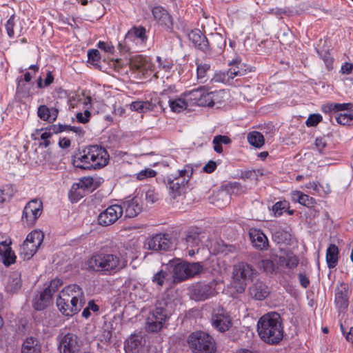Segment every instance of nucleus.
Instances as JSON below:
<instances>
[{
  "label": "nucleus",
  "mask_w": 353,
  "mask_h": 353,
  "mask_svg": "<svg viewBox=\"0 0 353 353\" xmlns=\"http://www.w3.org/2000/svg\"><path fill=\"white\" fill-rule=\"evenodd\" d=\"M43 203L38 199L30 201L25 206L21 221L27 225H32L35 221L41 215Z\"/></svg>",
  "instance_id": "obj_12"
},
{
  "label": "nucleus",
  "mask_w": 353,
  "mask_h": 353,
  "mask_svg": "<svg viewBox=\"0 0 353 353\" xmlns=\"http://www.w3.org/2000/svg\"><path fill=\"white\" fill-rule=\"evenodd\" d=\"M61 280L59 279H54L52 280L50 285L45 288V290H49L48 293L52 296L53 294L56 292L62 285Z\"/></svg>",
  "instance_id": "obj_48"
},
{
  "label": "nucleus",
  "mask_w": 353,
  "mask_h": 353,
  "mask_svg": "<svg viewBox=\"0 0 353 353\" xmlns=\"http://www.w3.org/2000/svg\"><path fill=\"white\" fill-rule=\"evenodd\" d=\"M350 291L347 284L340 283L334 290V305L339 314L347 312Z\"/></svg>",
  "instance_id": "obj_16"
},
{
  "label": "nucleus",
  "mask_w": 353,
  "mask_h": 353,
  "mask_svg": "<svg viewBox=\"0 0 353 353\" xmlns=\"http://www.w3.org/2000/svg\"><path fill=\"white\" fill-rule=\"evenodd\" d=\"M69 126L68 125H52L50 126V130H52V132H54V134H57L63 131L68 130L69 131Z\"/></svg>",
  "instance_id": "obj_61"
},
{
  "label": "nucleus",
  "mask_w": 353,
  "mask_h": 353,
  "mask_svg": "<svg viewBox=\"0 0 353 353\" xmlns=\"http://www.w3.org/2000/svg\"><path fill=\"white\" fill-rule=\"evenodd\" d=\"M93 183L94 179L92 177L85 176L81 179L79 183L77 184V188H75L74 185H73L69 194V196L72 201L77 202L81 197H82V194L79 191L77 192V190L90 189L93 186Z\"/></svg>",
  "instance_id": "obj_26"
},
{
  "label": "nucleus",
  "mask_w": 353,
  "mask_h": 353,
  "mask_svg": "<svg viewBox=\"0 0 353 353\" xmlns=\"http://www.w3.org/2000/svg\"><path fill=\"white\" fill-rule=\"evenodd\" d=\"M213 140H214L216 143L225 145L230 144L232 142L230 138L225 135H216L214 137Z\"/></svg>",
  "instance_id": "obj_63"
},
{
  "label": "nucleus",
  "mask_w": 353,
  "mask_h": 353,
  "mask_svg": "<svg viewBox=\"0 0 353 353\" xmlns=\"http://www.w3.org/2000/svg\"><path fill=\"white\" fill-rule=\"evenodd\" d=\"M290 204L287 201H280L272 206V211L276 216H281L283 212L289 209Z\"/></svg>",
  "instance_id": "obj_44"
},
{
  "label": "nucleus",
  "mask_w": 353,
  "mask_h": 353,
  "mask_svg": "<svg viewBox=\"0 0 353 353\" xmlns=\"http://www.w3.org/2000/svg\"><path fill=\"white\" fill-rule=\"evenodd\" d=\"M88 268L105 275H113L128 265V260L120 253L99 252L87 261Z\"/></svg>",
  "instance_id": "obj_2"
},
{
  "label": "nucleus",
  "mask_w": 353,
  "mask_h": 353,
  "mask_svg": "<svg viewBox=\"0 0 353 353\" xmlns=\"http://www.w3.org/2000/svg\"><path fill=\"white\" fill-rule=\"evenodd\" d=\"M339 248L335 244H330L326 251V262L330 269L335 268L338 263Z\"/></svg>",
  "instance_id": "obj_33"
},
{
  "label": "nucleus",
  "mask_w": 353,
  "mask_h": 353,
  "mask_svg": "<svg viewBox=\"0 0 353 353\" xmlns=\"http://www.w3.org/2000/svg\"><path fill=\"white\" fill-rule=\"evenodd\" d=\"M226 190H228L230 195H241L248 192L247 187L241 185L239 182H233L228 184L226 185Z\"/></svg>",
  "instance_id": "obj_40"
},
{
  "label": "nucleus",
  "mask_w": 353,
  "mask_h": 353,
  "mask_svg": "<svg viewBox=\"0 0 353 353\" xmlns=\"http://www.w3.org/2000/svg\"><path fill=\"white\" fill-rule=\"evenodd\" d=\"M279 263L288 269H294L299 264V259L291 252H282L279 256Z\"/></svg>",
  "instance_id": "obj_30"
},
{
  "label": "nucleus",
  "mask_w": 353,
  "mask_h": 353,
  "mask_svg": "<svg viewBox=\"0 0 353 353\" xmlns=\"http://www.w3.org/2000/svg\"><path fill=\"white\" fill-rule=\"evenodd\" d=\"M60 353H79L82 346L80 339L73 333H67L58 336Z\"/></svg>",
  "instance_id": "obj_13"
},
{
  "label": "nucleus",
  "mask_w": 353,
  "mask_h": 353,
  "mask_svg": "<svg viewBox=\"0 0 353 353\" xmlns=\"http://www.w3.org/2000/svg\"><path fill=\"white\" fill-rule=\"evenodd\" d=\"M145 199L148 203L153 204L159 199V194L152 187H148L147 190H143Z\"/></svg>",
  "instance_id": "obj_45"
},
{
  "label": "nucleus",
  "mask_w": 353,
  "mask_h": 353,
  "mask_svg": "<svg viewBox=\"0 0 353 353\" xmlns=\"http://www.w3.org/2000/svg\"><path fill=\"white\" fill-rule=\"evenodd\" d=\"M172 245L170 234L160 233L153 235L146 240L145 247L156 252L167 251Z\"/></svg>",
  "instance_id": "obj_15"
},
{
  "label": "nucleus",
  "mask_w": 353,
  "mask_h": 353,
  "mask_svg": "<svg viewBox=\"0 0 353 353\" xmlns=\"http://www.w3.org/2000/svg\"><path fill=\"white\" fill-rule=\"evenodd\" d=\"M6 29L7 34L9 37L12 38L14 36V15H12L10 19L7 21L6 25Z\"/></svg>",
  "instance_id": "obj_54"
},
{
  "label": "nucleus",
  "mask_w": 353,
  "mask_h": 353,
  "mask_svg": "<svg viewBox=\"0 0 353 353\" xmlns=\"http://www.w3.org/2000/svg\"><path fill=\"white\" fill-rule=\"evenodd\" d=\"M350 107H352L351 103H335V104L330 105V110H336L338 112V111L347 110Z\"/></svg>",
  "instance_id": "obj_60"
},
{
  "label": "nucleus",
  "mask_w": 353,
  "mask_h": 353,
  "mask_svg": "<svg viewBox=\"0 0 353 353\" xmlns=\"http://www.w3.org/2000/svg\"><path fill=\"white\" fill-rule=\"evenodd\" d=\"M22 286V281L21 273L15 271L11 272L8 277L6 285V290L8 293L14 294L19 292Z\"/></svg>",
  "instance_id": "obj_27"
},
{
  "label": "nucleus",
  "mask_w": 353,
  "mask_h": 353,
  "mask_svg": "<svg viewBox=\"0 0 353 353\" xmlns=\"http://www.w3.org/2000/svg\"><path fill=\"white\" fill-rule=\"evenodd\" d=\"M147 39L148 37L144 27L133 26L126 33L123 42L119 43L118 48L121 52H128L134 46L145 45Z\"/></svg>",
  "instance_id": "obj_8"
},
{
  "label": "nucleus",
  "mask_w": 353,
  "mask_h": 353,
  "mask_svg": "<svg viewBox=\"0 0 353 353\" xmlns=\"http://www.w3.org/2000/svg\"><path fill=\"white\" fill-rule=\"evenodd\" d=\"M249 235L252 245L255 248L259 250H263L268 248V238L261 230L251 228L249 231Z\"/></svg>",
  "instance_id": "obj_24"
},
{
  "label": "nucleus",
  "mask_w": 353,
  "mask_h": 353,
  "mask_svg": "<svg viewBox=\"0 0 353 353\" xmlns=\"http://www.w3.org/2000/svg\"><path fill=\"white\" fill-rule=\"evenodd\" d=\"M258 267L263 269L266 272H272L274 270V264L269 259H261L258 263Z\"/></svg>",
  "instance_id": "obj_49"
},
{
  "label": "nucleus",
  "mask_w": 353,
  "mask_h": 353,
  "mask_svg": "<svg viewBox=\"0 0 353 353\" xmlns=\"http://www.w3.org/2000/svg\"><path fill=\"white\" fill-rule=\"evenodd\" d=\"M59 296L62 299L59 301V305L63 307L65 304L64 301L71 302V309L63 310V312L69 314H77L85 304L84 293L81 288L77 284L69 285L64 288Z\"/></svg>",
  "instance_id": "obj_5"
},
{
  "label": "nucleus",
  "mask_w": 353,
  "mask_h": 353,
  "mask_svg": "<svg viewBox=\"0 0 353 353\" xmlns=\"http://www.w3.org/2000/svg\"><path fill=\"white\" fill-rule=\"evenodd\" d=\"M130 67L139 71H145L150 69L151 64L146 57L137 55L131 59Z\"/></svg>",
  "instance_id": "obj_35"
},
{
  "label": "nucleus",
  "mask_w": 353,
  "mask_h": 353,
  "mask_svg": "<svg viewBox=\"0 0 353 353\" xmlns=\"http://www.w3.org/2000/svg\"><path fill=\"white\" fill-rule=\"evenodd\" d=\"M322 120V116L319 114H312L309 116L305 121V124L308 127L316 126Z\"/></svg>",
  "instance_id": "obj_51"
},
{
  "label": "nucleus",
  "mask_w": 353,
  "mask_h": 353,
  "mask_svg": "<svg viewBox=\"0 0 353 353\" xmlns=\"http://www.w3.org/2000/svg\"><path fill=\"white\" fill-rule=\"evenodd\" d=\"M88 61L96 64L101 59L100 53L98 50L90 49L88 51Z\"/></svg>",
  "instance_id": "obj_53"
},
{
  "label": "nucleus",
  "mask_w": 353,
  "mask_h": 353,
  "mask_svg": "<svg viewBox=\"0 0 353 353\" xmlns=\"http://www.w3.org/2000/svg\"><path fill=\"white\" fill-rule=\"evenodd\" d=\"M216 282L213 280L209 283H197L189 288L190 296L192 299L199 301H205L216 295Z\"/></svg>",
  "instance_id": "obj_11"
},
{
  "label": "nucleus",
  "mask_w": 353,
  "mask_h": 353,
  "mask_svg": "<svg viewBox=\"0 0 353 353\" xmlns=\"http://www.w3.org/2000/svg\"><path fill=\"white\" fill-rule=\"evenodd\" d=\"M112 336V331L108 329H104L102 330L101 334L99 335V340L103 343L109 344L110 343Z\"/></svg>",
  "instance_id": "obj_56"
},
{
  "label": "nucleus",
  "mask_w": 353,
  "mask_h": 353,
  "mask_svg": "<svg viewBox=\"0 0 353 353\" xmlns=\"http://www.w3.org/2000/svg\"><path fill=\"white\" fill-rule=\"evenodd\" d=\"M165 270H161L152 277V281L160 286L164 283H175L176 282V259H173L165 265Z\"/></svg>",
  "instance_id": "obj_14"
},
{
  "label": "nucleus",
  "mask_w": 353,
  "mask_h": 353,
  "mask_svg": "<svg viewBox=\"0 0 353 353\" xmlns=\"http://www.w3.org/2000/svg\"><path fill=\"white\" fill-rule=\"evenodd\" d=\"M97 46L99 49L104 50L105 52L113 53L114 51V48L112 44L104 41H99Z\"/></svg>",
  "instance_id": "obj_59"
},
{
  "label": "nucleus",
  "mask_w": 353,
  "mask_h": 353,
  "mask_svg": "<svg viewBox=\"0 0 353 353\" xmlns=\"http://www.w3.org/2000/svg\"><path fill=\"white\" fill-rule=\"evenodd\" d=\"M256 270L248 263L239 262L232 270V285L238 293H243L249 281H252Z\"/></svg>",
  "instance_id": "obj_6"
},
{
  "label": "nucleus",
  "mask_w": 353,
  "mask_h": 353,
  "mask_svg": "<svg viewBox=\"0 0 353 353\" xmlns=\"http://www.w3.org/2000/svg\"><path fill=\"white\" fill-rule=\"evenodd\" d=\"M43 238L44 235L41 231L34 230L28 234L19 252V254L23 260H29L34 255L41 245Z\"/></svg>",
  "instance_id": "obj_9"
},
{
  "label": "nucleus",
  "mask_w": 353,
  "mask_h": 353,
  "mask_svg": "<svg viewBox=\"0 0 353 353\" xmlns=\"http://www.w3.org/2000/svg\"><path fill=\"white\" fill-rule=\"evenodd\" d=\"M90 116V112L88 110H85L83 113L78 112L76 118L79 123H86L89 121Z\"/></svg>",
  "instance_id": "obj_57"
},
{
  "label": "nucleus",
  "mask_w": 353,
  "mask_h": 353,
  "mask_svg": "<svg viewBox=\"0 0 353 353\" xmlns=\"http://www.w3.org/2000/svg\"><path fill=\"white\" fill-rule=\"evenodd\" d=\"M183 33L192 43L201 51L207 52L214 48L212 44H210L208 39L199 29H192L190 26L185 25L182 29Z\"/></svg>",
  "instance_id": "obj_10"
},
{
  "label": "nucleus",
  "mask_w": 353,
  "mask_h": 353,
  "mask_svg": "<svg viewBox=\"0 0 353 353\" xmlns=\"http://www.w3.org/2000/svg\"><path fill=\"white\" fill-rule=\"evenodd\" d=\"M221 94V91L209 92L205 87L185 92L178 97V112L191 111L195 105L212 107Z\"/></svg>",
  "instance_id": "obj_3"
},
{
  "label": "nucleus",
  "mask_w": 353,
  "mask_h": 353,
  "mask_svg": "<svg viewBox=\"0 0 353 353\" xmlns=\"http://www.w3.org/2000/svg\"><path fill=\"white\" fill-rule=\"evenodd\" d=\"M270 294L268 287L262 281L255 282L250 288V296L259 301L265 299Z\"/></svg>",
  "instance_id": "obj_29"
},
{
  "label": "nucleus",
  "mask_w": 353,
  "mask_h": 353,
  "mask_svg": "<svg viewBox=\"0 0 353 353\" xmlns=\"http://www.w3.org/2000/svg\"><path fill=\"white\" fill-rule=\"evenodd\" d=\"M119 205L123 208V213L125 212V216L129 218L135 217L143 209L141 199L137 196L131 199H125Z\"/></svg>",
  "instance_id": "obj_22"
},
{
  "label": "nucleus",
  "mask_w": 353,
  "mask_h": 353,
  "mask_svg": "<svg viewBox=\"0 0 353 353\" xmlns=\"http://www.w3.org/2000/svg\"><path fill=\"white\" fill-rule=\"evenodd\" d=\"M11 240L8 238L3 241H0V256H3V254H10V246Z\"/></svg>",
  "instance_id": "obj_50"
},
{
  "label": "nucleus",
  "mask_w": 353,
  "mask_h": 353,
  "mask_svg": "<svg viewBox=\"0 0 353 353\" xmlns=\"http://www.w3.org/2000/svg\"><path fill=\"white\" fill-rule=\"evenodd\" d=\"M257 332L265 343L276 345L283 337L281 316L277 312H269L262 316L257 323Z\"/></svg>",
  "instance_id": "obj_4"
},
{
  "label": "nucleus",
  "mask_w": 353,
  "mask_h": 353,
  "mask_svg": "<svg viewBox=\"0 0 353 353\" xmlns=\"http://www.w3.org/2000/svg\"><path fill=\"white\" fill-rule=\"evenodd\" d=\"M156 174L157 172L154 170L150 168H145L137 174V178L138 180H143L146 178L154 177L156 176Z\"/></svg>",
  "instance_id": "obj_52"
},
{
  "label": "nucleus",
  "mask_w": 353,
  "mask_h": 353,
  "mask_svg": "<svg viewBox=\"0 0 353 353\" xmlns=\"http://www.w3.org/2000/svg\"><path fill=\"white\" fill-rule=\"evenodd\" d=\"M2 257L3 258V263L6 266H8L15 262L16 256L14 253L11 250L10 254H3Z\"/></svg>",
  "instance_id": "obj_62"
},
{
  "label": "nucleus",
  "mask_w": 353,
  "mask_h": 353,
  "mask_svg": "<svg viewBox=\"0 0 353 353\" xmlns=\"http://www.w3.org/2000/svg\"><path fill=\"white\" fill-rule=\"evenodd\" d=\"M291 197L293 201L298 202L307 208H311L316 203V201L314 198L303 194L301 191H292L291 192Z\"/></svg>",
  "instance_id": "obj_31"
},
{
  "label": "nucleus",
  "mask_w": 353,
  "mask_h": 353,
  "mask_svg": "<svg viewBox=\"0 0 353 353\" xmlns=\"http://www.w3.org/2000/svg\"><path fill=\"white\" fill-rule=\"evenodd\" d=\"M109 160V154L103 147L90 145L72 157V164L81 170H99L107 165Z\"/></svg>",
  "instance_id": "obj_1"
},
{
  "label": "nucleus",
  "mask_w": 353,
  "mask_h": 353,
  "mask_svg": "<svg viewBox=\"0 0 353 353\" xmlns=\"http://www.w3.org/2000/svg\"><path fill=\"white\" fill-rule=\"evenodd\" d=\"M37 114L39 117L43 121H54L58 114L57 109H50L46 105H40L38 108Z\"/></svg>",
  "instance_id": "obj_36"
},
{
  "label": "nucleus",
  "mask_w": 353,
  "mask_h": 353,
  "mask_svg": "<svg viewBox=\"0 0 353 353\" xmlns=\"http://www.w3.org/2000/svg\"><path fill=\"white\" fill-rule=\"evenodd\" d=\"M334 117L341 125H348L353 120V115L350 113H336Z\"/></svg>",
  "instance_id": "obj_46"
},
{
  "label": "nucleus",
  "mask_w": 353,
  "mask_h": 353,
  "mask_svg": "<svg viewBox=\"0 0 353 353\" xmlns=\"http://www.w3.org/2000/svg\"><path fill=\"white\" fill-rule=\"evenodd\" d=\"M60 299H62V296L59 295V296H58V298L57 299V306L59 310L65 316H73L74 314H66V313L63 312V310H66L68 308L69 310L71 309V306H72L71 302L64 301L65 304L63 305V307H61V305H59Z\"/></svg>",
  "instance_id": "obj_58"
},
{
  "label": "nucleus",
  "mask_w": 353,
  "mask_h": 353,
  "mask_svg": "<svg viewBox=\"0 0 353 353\" xmlns=\"http://www.w3.org/2000/svg\"><path fill=\"white\" fill-rule=\"evenodd\" d=\"M142 337L138 334H131L124 343L125 352L135 353L139 351L141 346Z\"/></svg>",
  "instance_id": "obj_32"
},
{
  "label": "nucleus",
  "mask_w": 353,
  "mask_h": 353,
  "mask_svg": "<svg viewBox=\"0 0 353 353\" xmlns=\"http://www.w3.org/2000/svg\"><path fill=\"white\" fill-rule=\"evenodd\" d=\"M152 12L154 19L159 25L163 26L167 30H172V19L165 9L161 6H155L153 8Z\"/></svg>",
  "instance_id": "obj_23"
},
{
  "label": "nucleus",
  "mask_w": 353,
  "mask_h": 353,
  "mask_svg": "<svg viewBox=\"0 0 353 353\" xmlns=\"http://www.w3.org/2000/svg\"><path fill=\"white\" fill-rule=\"evenodd\" d=\"M21 353H41V346L37 339L27 338L22 344Z\"/></svg>",
  "instance_id": "obj_34"
},
{
  "label": "nucleus",
  "mask_w": 353,
  "mask_h": 353,
  "mask_svg": "<svg viewBox=\"0 0 353 353\" xmlns=\"http://www.w3.org/2000/svg\"><path fill=\"white\" fill-rule=\"evenodd\" d=\"M123 214V208L119 204L112 205L98 216V223L108 226L115 223Z\"/></svg>",
  "instance_id": "obj_20"
},
{
  "label": "nucleus",
  "mask_w": 353,
  "mask_h": 353,
  "mask_svg": "<svg viewBox=\"0 0 353 353\" xmlns=\"http://www.w3.org/2000/svg\"><path fill=\"white\" fill-rule=\"evenodd\" d=\"M174 88V86L170 87L162 92L159 105L163 110H165L164 105L168 104L172 112H176V95Z\"/></svg>",
  "instance_id": "obj_25"
},
{
  "label": "nucleus",
  "mask_w": 353,
  "mask_h": 353,
  "mask_svg": "<svg viewBox=\"0 0 353 353\" xmlns=\"http://www.w3.org/2000/svg\"><path fill=\"white\" fill-rule=\"evenodd\" d=\"M212 323L217 330L224 332L232 326V318L225 310L219 307L213 311Z\"/></svg>",
  "instance_id": "obj_19"
},
{
  "label": "nucleus",
  "mask_w": 353,
  "mask_h": 353,
  "mask_svg": "<svg viewBox=\"0 0 353 353\" xmlns=\"http://www.w3.org/2000/svg\"><path fill=\"white\" fill-rule=\"evenodd\" d=\"M230 194L228 190H219L216 195V202L218 206L225 205L230 202Z\"/></svg>",
  "instance_id": "obj_43"
},
{
  "label": "nucleus",
  "mask_w": 353,
  "mask_h": 353,
  "mask_svg": "<svg viewBox=\"0 0 353 353\" xmlns=\"http://www.w3.org/2000/svg\"><path fill=\"white\" fill-rule=\"evenodd\" d=\"M196 76L200 83H205L207 81V74L210 70V65L208 63H199L196 62Z\"/></svg>",
  "instance_id": "obj_41"
},
{
  "label": "nucleus",
  "mask_w": 353,
  "mask_h": 353,
  "mask_svg": "<svg viewBox=\"0 0 353 353\" xmlns=\"http://www.w3.org/2000/svg\"><path fill=\"white\" fill-rule=\"evenodd\" d=\"M230 68L228 71L218 75L219 80L227 83L236 77H241L246 74L248 66L243 63L240 59H235L229 63Z\"/></svg>",
  "instance_id": "obj_17"
},
{
  "label": "nucleus",
  "mask_w": 353,
  "mask_h": 353,
  "mask_svg": "<svg viewBox=\"0 0 353 353\" xmlns=\"http://www.w3.org/2000/svg\"><path fill=\"white\" fill-rule=\"evenodd\" d=\"M259 170H245L241 172V178L245 180V179H253L256 180L258 174L259 173Z\"/></svg>",
  "instance_id": "obj_55"
},
{
  "label": "nucleus",
  "mask_w": 353,
  "mask_h": 353,
  "mask_svg": "<svg viewBox=\"0 0 353 353\" xmlns=\"http://www.w3.org/2000/svg\"><path fill=\"white\" fill-rule=\"evenodd\" d=\"M203 270L199 262L182 263L178 259V281L195 276Z\"/></svg>",
  "instance_id": "obj_21"
},
{
  "label": "nucleus",
  "mask_w": 353,
  "mask_h": 353,
  "mask_svg": "<svg viewBox=\"0 0 353 353\" xmlns=\"http://www.w3.org/2000/svg\"><path fill=\"white\" fill-rule=\"evenodd\" d=\"M155 104L149 101H134L130 104V109L139 113H143L150 110H153Z\"/></svg>",
  "instance_id": "obj_38"
},
{
  "label": "nucleus",
  "mask_w": 353,
  "mask_h": 353,
  "mask_svg": "<svg viewBox=\"0 0 353 353\" xmlns=\"http://www.w3.org/2000/svg\"><path fill=\"white\" fill-rule=\"evenodd\" d=\"M176 179L175 177L167 176L164 179L171 200H174L176 197V183L174 182Z\"/></svg>",
  "instance_id": "obj_42"
},
{
  "label": "nucleus",
  "mask_w": 353,
  "mask_h": 353,
  "mask_svg": "<svg viewBox=\"0 0 353 353\" xmlns=\"http://www.w3.org/2000/svg\"><path fill=\"white\" fill-rule=\"evenodd\" d=\"M49 290H43L37 295L32 301L34 310L41 311L48 307L52 302V296L48 293Z\"/></svg>",
  "instance_id": "obj_28"
},
{
  "label": "nucleus",
  "mask_w": 353,
  "mask_h": 353,
  "mask_svg": "<svg viewBox=\"0 0 353 353\" xmlns=\"http://www.w3.org/2000/svg\"><path fill=\"white\" fill-rule=\"evenodd\" d=\"M216 168V163L214 161H209L203 168V170L206 173H212Z\"/></svg>",
  "instance_id": "obj_64"
},
{
  "label": "nucleus",
  "mask_w": 353,
  "mask_h": 353,
  "mask_svg": "<svg viewBox=\"0 0 353 353\" xmlns=\"http://www.w3.org/2000/svg\"><path fill=\"white\" fill-rule=\"evenodd\" d=\"M200 241L199 233L193 230L188 231L181 239V243H185L191 246L198 245Z\"/></svg>",
  "instance_id": "obj_39"
},
{
  "label": "nucleus",
  "mask_w": 353,
  "mask_h": 353,
  "mask_svg": "<svg viewBox=\"0 0 353 353\" xmlns=\"http://www.w3.org/2000/svg\"><path fill=\"white\" fill-rule=\"evenodd\" d=\"M167 316L164 310L161 307H157L150 312L147 317L145 330L149 332H157L163 327Z\"/></svg>",
  "instance_id": "obj_18"
},
{
  "label": "nucleus",
  "mask_w": 353,
  "mask_h": 353,
  "mask_svg": "<svg viewBox=\"0 0 353 353\" xmlns=\"http://www.w3.org/2000/svg\"><path fill=\"white\" fill-rule=\"evenodd\" d=\"M247 139L251 145L256 148H261L265 144L263 135L257 131L249 132L247 135Z\"/></svg>",
  "instance_id": "obj_37"
},
{
  "label": "nucleus",
  "mask_w": 353,
  "mask_h": 353,
  "mask_svg": "<svg viewBox=\"0 0 353 353\" xmlns=\"http://www.w3.org/2000/svg\"><path fill=\"white\" fill-rule=\"evenodd\" d=\"M188 343L194 353H215L216 345L214 339L208 333L199 331L192 333Z\"/></svg>",
  "instance_id": "obj_7"
},
{
  "label": "nucleus",
  "mask_w": 353,
  "mask_h": 353,
  "mask_svg": "<svg viewBox=\"0 0 353 353\" xmlns=\"http://www.w3.org/2000/svg\"><path fill=\"white\" fill-rule=\"evenodd\" d=\"M278 38L281 43L289 44L293 38L292 32L289 29H285L283 31L281 30L279 33Z\"/></svg>",
  "instance_id": "obj_47"
}]
</instances>
